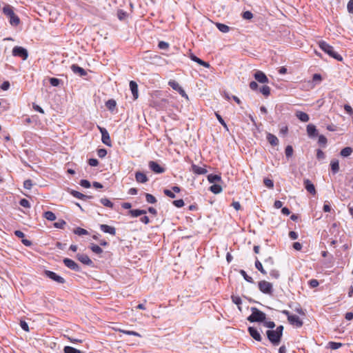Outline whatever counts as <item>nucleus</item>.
Instances as JSON below:
<instances>
[{
	"instance_id": "1",
	"label": "nucleus",
	"mask_w": 353,
	"mask_h": 353,
	"mask_svg": "<svg viewBox=\"0 0 353 353\" xmlns=\"http://www.w3.org/2000/svg\"><path fill=\"white\" fill-rule=\"evenodd\" d=\"M283 331V326L279 325L274 330H269L266 332L267 337L273 345H278L280 343Z\"/></svg>"
},
{
	"instance_id": "2",
	"label": "nucleus",
	"mask_w": 353,
	"mask_h": 353,
	"mask_svg": "<svg viewBox=\"0 0 353 353\" xmlns=\"http://www.w3.org/2000/svg\"><path fill=\"white\" fill-rule=\"evenodd\" d=\"M3 14L9 19V22L12 26H17L20 23L19 17L14 12L13 8L10 5L3 8Z\"/></svg>"
},
{
	"instance_id": "3",
	"label": "nucleus",
	"mask_w": 353,
	"mask_h": 353,
	"mask_svg": "<svg viewBox=\"0 0 353 353\" xmlns=\"http://www.w3.org/2000/svg\"><path fill=\"white\" fill-rule=\"evenodd\" d=\"M319 45L320 48L325 53L329 54L330 57H333L334 59L338 61H342V57L340 54H339L336 52H335L333 47L329 45L327 43H326L324 41H319Z\"/></svg>"
},
{
	"instance_id": "4",
	"label": "nucleus",
	"mask_w": 353,
	"mask_h": 353,
	"mask_svg": "<svg viewBox=\"0 0 353 353\" xmlns=\"http://www.w3.org/2000/svg\"><path fill=\"white\" fill-rule=\"evenodd\" d=\"M251 311L252 314L247 319L250 322H263L265 320V314L256 307H251Z\"/></svg>"
},
{
	"instance_id": "5",
	"label": "nucleus",
	"mask_w": 353,
	"mask_h": 353,
	"mask_svg": "<svg viewBox=\"0 0 353 353\" xmlns=\"http://www.w3.org/2000/svg\"><path fill=\"white\" fill-rule=\"evenodd\" d=\"M259 288L260 291L266 294H272L273 292L272 284L266 281L259 282Z\"/></svg>"
},
{
	"instance_id": "6",
	"label": "nucleus",
	"mask_w": 353,
	"mask_h": 353,
	"mask_svg": "<svg viewBox=\"0 0 353 353\" xmlns=\"http://www.w3.org/2000/svg\"><path fill=\"white\" fill-rule=\"evenodd\" d=\"M12 55L21 57L23 60H26L28 57V50L21 46H15L12 49Z\"/></svg>"
},
{
	"instance_id": "7",
	"label": "nucleus",
	"mask_w": 353,
	"mask_h": 353,
	"mask_svg": "<svg viewBox=\"0 0 353 353\" xmlns=\"http://www.w3.org/2000/svg\"><path fill=\"white\" fill-rule=\"evenodd\" d=\"M98 128H99L100 132L101 133V141H102L103 143H104L105 145H106L108 146H111L112 145L111 140H110V137L109 133L107 131V130L105 128L100 127V126H98Z\"/></svg>"
},
{
	"instance_id": "8",
	"label": "nucleus",
	"mask_w": 353,
	"mask_h": 353,
	"mask_svg": "<svg viewBox=\"0 0 353 353\" xmlns=\"http://www.w3.org/2000/svg\"><path fill=\"white\" fill-rule=\"evenodd\" d=\"M44 273H45V275L47 277H48L50 279L56 281L57 283H64L65 281V279L62 276L57 274L54 272H52V271H50V270H46Z\"/></svg>"
},
{
	"instance_id": "9",
	"label": "nucleus",
	"mask_w": 353,
	"mask_h": 353,
	"mask_svg": "<svg viewBox=\"0 0 353 353\" xmlns=\"http://www.w3.org/2000/svg\"><path fill=\"white\" fill-rule=\"evenodd\" d=\"M64 265L72 270L79 272L81 268L79 265L73 260L65 258L63 259Z\"/></svg>"
},
{
	"instance_id": "10",
	"label": "nucleus",
	"mask_w": 353,
	"mask_h": 353,
	"mask_svg": "<svg viewBox=\"0 0 353 353\" xmlns=\"http://www.w3.org/2000/svg\"><path fill=\"white\" fill-rule=\"evenodd\" d=\"M148 166L155 173L161 174L165 172V169L155 161H150L148 163Z\"/></svg>"
},
{
	"instance_id": "11",
	"label": "nucleus",
	"mask_w": 353,
	"mask_h": 353,
	"mask_svg": "<svg viewBox=\"0 0 353 353\" xmlns=\"http://www.w3.org/2000/svg\"><path fill=\"white\" fill-rule=\"evenodd\" d=\"M254 79L261 83H268V79L264 72L262 71L258 70L254 74Z\"/></svg>"
},
{
	"instance_id": "12",
	"label": "nucleus",
	"mask_w": 353,
	"mask_h": 353,
	"mask_svg": "<svg viewBox=\"0 0 353 353\" xmlns=\"http://www.w3.org/2000/svg\"><path fill=\"white\" fill-rule=\"evenodd\" d=\"M288 321L291 325H293L296 327H301L303 323L298 316L292 314L289 316Z\"/></svg>"
},
{
	"instance_id": "13",
	"label": "nucleus",
	"mask_w": 353,
	"mask_h": 353,
	"mask_svg": "<svg viewBox=\"0 0 353 353\" xmlns=\"http://www.w3.org/2000/svg\"><path fill=\"white\" fill-rule=\"evenodd\" d=\"M77 258L80 262H81L82 263H83L85 265H89V266H92L93 265V262L89 258V256L86 254H78L77 255Z\"/></svg>"
},
{
	"instance_id": "14",
	"label": "nucleus",
	"mask_w": 353,
	"mask_h": 353,
	"mask_svg": "<svg viewBox=\"0 0 353 353\" xmlns=\"http://www.w3.org/2000/svg\"><path fill=\"white\" fill-rule=\"evenodd\" d=\"M70 68H71L72 71L74 74H77L80 77L86 76L88 74L87 72L83 68H81L76 64H72Z\"/></svg>"
},
{
	"instance_id": "15",
	"label": "nucleus",
	"mask_w": 353,
	"mask_h": 353,
	"mask_svg": "<svg viewBox=\"0 0 353 353\" xmlns=\"http://www.w3.org/2000/svg\"><path fill=\"white\" fill-rule=\"evenodd\" d=\"M248 332L250 336L257 341H261L262 340V337L259 333V332L254 327H249Z\"/></svg>"
},
{
	"instance_id": "16",
	"label": "nucleus",
	"mask_w": 353,
	"mask_h": 353,
	"mask_svg": "<svg viewBox=\"0 0 353 353\" xmlns=\"http://www.w3.org/2000/svg\"><path fill=\"white\" fill-rule=\"evenodd\" d=\"M100 229L105 233H108L114 236L116 234V229L114 227L110 226L106 224H101Z\"/></svg>"
},
{
	"instance_id": "17",
	"label": "nucleus",
	"mask_w": 353,
	"mask_h": 353,
	"mask_svg": "<svg viewBox=\"0 0 353 353\" xmlns=\"http://www.w3.org/2000/svg\"><path fill=\"white\" fill-rule=\"evenodd\" d=\"M304 185L307 192L310 194L314 195L316 194V190L314 184L309 180H304Z\"/></svg>"
},
{
	"instance_id": "18",
	"label": "nucleus",
	"mask_w": 353,
	"mask_h": 353,
	"mask_svg": "<svg viewBox=\"0 0 353 353\" xmlns=\"http://www.w3.org/2000/svg\"><path fill=\"white\" fill-rule=\"evenodd\" d=\"M135 179L138 183H145L148 181L145 174L141 172H137L135 173Z\"/></svg>"
},
{
	"instance_id": "19",
	"label": "nucleus",
	"mask_w": 353,
	"mask_h": 353,
	"mask_svg": "<svg viewBox=\"0 0 353 353\" xmlns=\"http://www.w3.org/2000/svg\"><path fill=\"white\" fill-rule=\"evenodd\" d=\"M130 88L133 95L134 99H137L139 97L137 83L134 81H130Z\"/></svg>"
},
{
	"instance_id": "20",
	"label": "nucleus",
	"mask_w": 353,
	"mask_h": 353,
	"mask_svg": "<svg viewBox=\"0 0 353 353\" xmlns=\"http://www.w3.org/2000/svg\"><path fill=\"white\" fill-rule=\"evenodd\" d=\"M192 171L195 174H205L207 173V170L205 168L200 167L199 165H196L195 164L192 165Z\"/></svg>"
},
{
	"instance_id": "21",
	"label": "nucleus",
	"mask_w": 353,
	"mask_h": 353,
	"mask_svg": "<svg viewBox=\"0 0 353 353\" xmlns=\"http://www.w3.org/2000/svg\"><path fill=\"white\" fill-rule=\"evenodd\" d=\"M307 132L309 137H314L318 134L316 126L314 125L313 124L307 125Z\"/></svg>"
},
{
	"instance_id": "22",
	"label": "nucleus",
	"mask_w": 353,
	"mask_h": 353,
	"mask_svg": "<svg viewBox=\"0 0 353 353\" xmlns=\"http://www.w3.org/2000/svg\"><path fill=\"white\" fill-rule=\"evenodd\" d=\"M267 140L273 146L277 145L279 144L278 138L271 133H268L267 134Z\"/></svg>"
},
{
	"instance_id": "23",
	"label": "nucleus",
	"mask_w": 353,
	"mask_h": 353,
	"mask_svg": "<svg viewBox=\"0 0 353 353\" xmlns=\"http://www.w3.org/2000/svg\"><path fill=\"white\" fill-rule=\"evenodd\" d=\"M296 116L300 121L303 122H307L310 119L309 115L301 111L296 112Z\"/></svg>"
},
{
	"instance_id": "24",
	"label": "nucleus",
	"mask_w": 353,
	"mask_h": 353,
	"mask_svg": "<svg viewBox=\"0 0 353 353\" xmlns=\"http://www.w3.org/2000/svg\"><path fill=\"white\" fill-rule=\"evenodd\" d=\"M129 214L132 216H133V217H137V216H139L141 215L145 214H146V211L144 210H139V209L130 210L129 211Z\"/></svg>"
},
{
	"instance_id": "25",
	"label": "nucleus",
	"mask_w": 353,
	"mask_h": 353,
	"mask_svg": "<svg viewBox=\"0 0 353 353\" xmlns=\"http://www.w3.org/2000/svg\"><path fill=\"white\" fill-rule=\"evenodd\" d=\"M208 180L210 183H214L216 182H219L221 181V177L217 174H210L208 176Z\"/></svg>"
},
{
	"instance_id": "26",
	"label": "nucleus",
	"mask_w": 353,
	"mask_h": 353,
	"mask_svg": "<svg viewBox=\"0 0 353 353\" xmlns=\"http://www.w3.org/2000/svg\"><path fill=\"white\" fill-rule=\"evenodd\" d=\"M332 171L334 174H336L339 170V163L338 160H332L330 163Z\"/></svg>"
},
{
	"instance_id": "27",
	"label": "nucleus",
	"mask_w": 353,
	"mask_h": 353,
	"mask_svg": "<svg viewBox=\"0 0 353 353\" xmlns=\"http://www.w3.org/2000/svg\"><path fill=\"white\" fill-rule=\"evenodd\" d=\"M216 28L219 29V31L223 33H226L229 32L230 27L225 24L221 23H216Z\"/></svg>"
},
{
	"instance_id": "28",
	"label": "nucleus",
	"mask_w": 353,
	"mask_h": 353,
	"mask_svg": "<svg viewBox=\"0 0 353 353\" xmlns=\"http://www.w3.org/2000/svg\"><path fill=\"white\" fill-rule=\"evenodd\" d=\"M353 152V150L352 148L350 147H345L343 149L341 150V155L343 157H349L350 155H351V154Z\"/></svg>"
},
{
	"instance_id": "29",
	"label": "nucleus",
	"mask_w": 353,
	"mask_h": 353,
	"mask_svg": "<svg viewBox=\"0 0 353 353\" xmlns=\"http://www.w3.org/2000/svg\"><path fill=\"white\" fill-rule=\"evenodd\" d=\"M64 353H83L79 350H77L71 346H65L63 348Z\"/></svg>"
},
{
	"instance_id": "30",
	"label": "nucleus",
	"mask_w": 353,
	"mask_h": 353,
	"mask_svg": "<svg viewBox=\"0 0 353 353\" xmlns=\"http://www.w3.org/2000/svg\"><path fill=\"white\" fill-rule=\"evenodd\" d=\"M232 302L238 306V308L241 311V305L242 303L241 299L238 296L232 295L231 296Z\"/></svg>"
},
{
	"instance_id": "31",
	"label": "nucleus",
	"mask_w": 353,
	"mask_h": 353,
	"mask_svg": "<svg viewBox=\"0 0 353 353\" xmlns=\"http://www.w3.org/2000/svg\"><path fill=\"white\" fill-rule=\"evenodd\" d=\"M44 218H46L48 221H54L56 219V215L54 212L51 211L45 212L43 214Z\"/></svg>"
},
{
	"instance_id": "32",
	"label": "nucleus",
	"mask_w": 353,
	"mask_h": 353,
	"mask_svg": "<svg viewBox=\"0 0 353 353\" xmlns=\"http://www.w3.org/2000/svg\"><path fill=\"white\" fill-rule=\"evenodd\" d=\"M210 190L214 194H219L221 192L222 188L220 185L218 184H214L212 186H210Z\"/></svg>"
},
{
	"instance_id": "33",
	"label": "nucleus",
	"mask_w": 353,
	"mask_h": 353,
	"mask_svg": "<svg viewBox=\"0 0 353 353\" xmlns=\"http://www.w3.org/2000/svg\"><path fill=\"white\" fill-rule=\"evenodd\" d=\"M100 202L102 205H103L105 207H108V208H113V203L111 202L107 198H102L100 200Z\"/></svg>"
},
{
	"instance_id": "34",
	"label": "nucleus",
	"mask_w": 353,
	"mask_h": 353,
	"mask_svg": "<svg viewBox=\"0 0 353 353\" xmlns=\"http://www.w3.org/2000/svg\"><path fill=\"white\" fill-rule=\"evenodd\" d=\"M71 194L74 196L75 198H77V199H83L85 200V197L87 196V195H85L78 191H76V190H72L71 191Z\"/></svg>"
},
{
	"instance_id": "35",
	"label": "nucleus",
	"mask_w": 353,
	"mask_h": 353,
	"mask_svg": "<svg viewBox=\"0 0 353 353\" xmlns=\"http://www.w3.org/2000/svg\"><path fill=\"white\" fill-rule=\"evenodd\" d=\"M239 273L241 274V275L244 278V279L246 281L251 283H254L253 279L251 276H248L245 270H241Z\"/></svg>"
},
{
	"instance_id": "36",
	"label": "nucleus",
	"mask_w": 353,
	"mask_h": 353,
	"mask_svg": "<svg viewBox=\"0 0 353 353\" xmlns=\"http://www.w3.org/2000/svg\"><path fill=\"white\" fill-rule=\"evenodd\" d=\"M260 92H261L264 96L268 97L270 94V88L268 85H263L260 88Z\"/></svg>"
},
{
	"instance_id": "37",
	"label": "nucleus",
	"mask_w": 353,
	"mask_h": 353,
	"mask_svg": "<svg viewBox=\"0 0 353 353\" xmlns=\"http://www.w3.org/2000/svg\"><path fill=\"white\" fill-rule=\"evenodd\" d=\"M255 267L263 274H267L266 271L263 268V265H262L261 263L258 259H256V261H255Z\"/></svg>"
},
{
	"instance_id": "38",
	"label": "nucleus",
	"mask_w": 353,
	"mask_h": 353,
	"mask_svg": "<svg viewBox=\"0 0 353 353\" xmlns=\"http://www.w3.org/2000/svg\"><path fill=\"white\" fill-rule=\"evenodd\" d=\"M74 233L77 234V235L81 236V235H86V234H88V232L86 230L83 229V228H76L74 230Z\"/></svg>"
},
{
	"instance_id": "39",
	"label": "nucleus",
	"mask_w": 353,
	"mask_h": 353,
	"mask_svg": "<svg viewBox=\"0 0 353 353\" xmlns=\"http://www.w3.org/2000/svg\"><path fill=\"white\" fill-rule=\"evenodd\" d=\"M116 101L114 99H110L105 103L106 107L110 110H112L116 107Z\"/></svg>"
},
{
	"instance_id": "40",
	"label": "nucleus",
	"mask_w": 353,
	"mask_h": 353,
	"mask_svg": "<svg viewBox=\"0 0 353 353\" xmlns=\"http://www.w3.org/2000/svg\"><path fill=\"white\" fill-rule=\"evenodd\" d=\"M145 199L146 201L149 203H155L157 202L156 198L149 193L145 194Z\"/></svg>"
},
{
	"instance_id": "41",
	"label": "nucleus",
	"mask_w": 353,
	"mask_h": 353,
	"mask_svg": "<svg viewBox=\"0 0 353 353\" xmlns=\"http://www.w3.org/2000/svg\"><path fill=\"white\" fill-rule=\"evenodd\" d=\"M119 331L120 332H122V333L128 334V335L141 336V335L138 332H134V331H130V330H121V329H119Z\"/></svg>"
},
{
	"instance_id": "42",
	"label": "nucleus",
	"mask_w": 353,
	"mask_h": 353,
	"mask_svg": "<svg viewBox=\"0 0 353 353\" xmlns=\"http://www.w3.org/2000/svg\"><path fill=\"white\" fill-rule=\"evenodd\" d=\"M168 85H170L172 89H174V90H178L181 89V88H180V86H179V83H178L176 81H170L168 82Z\"/></svg>"
},
{
	"instance_id": "43",
	"label": "nucleus",
	"mask_w": 353,
	"mask_h": 353,
	"mask_svg": "<svg viewBox=\"0 0 353 353\" xmlns=\"http://www.w3.org/2000/svg\"><path fill=\"white\" fill-rule=\"evenodd\" d=\"M285 156L289 158L293 154V148L291 145H288L285 150Z\"/></svg>"
},
{
	"instance_id": "44",
	"label": "nucleus",
	"mask_w": 353,
	"mask_h": 353,
	"mask_svg": "<svg viewBox=\"0 0 353 353\" xmlns=\"http://www.w3.org/2000/svg\"><path fill=\"white\" fill-rule=\"evenodd\" d=\"M341 346H342V343H336V342H330L329 343V347L332 350H337L339 347H341Z\"/></svg>"
},
{
	"instance_id": "45",
	"label": "nucleus",
	"mask_w": 353,
	"mask_h": 353,
	"mask_svg": "<svg viewBox=\"0 0 353 353\" xmlns=\"http://www.w3.org/2000/svg\"><path fill=\"white\" fill-rule=\"evenodd\" d=\"M91 250L93 252L99 254L103 252V250L97 245H92L91 246Z\"/></svg>"
},
{
	"instance_id": "46",
	"label": "nucleus",
	"mask_w": 353,
	"mask_h": 353,
	"mask_svg": "<svg viewBox=\"0 0 353 353\" xmlns=\"http://www.w3.org/2000/svg\"><path fill=\"white\" fill-rule=\"evenodd\" d=\"M263 183H264L266 187H268V188H273V187H274L273 181L270 179H268V178L264 179Z\"/></svg>"
},
{
	"instance_id": "47",
	"label": "nucleus",
	"mask_w": 353,
	"mask_h": 353,
	"mask_svg": "<svg viewBox=\"0 0 353 353\" xmlns=\"http://www.w3.org/2000/svg\"><path fill=\"white\" fill-rule=\"evenodd\" d=\"M33 185L32 181L30 179H27L23 182V188L30 190Z\"/></svg>"
},
{
	"instance_id": "48",
	"label": "nucleus",
	"mask_w": 353,
	"mask_h": 353,
	"mask_svg": "<svg viewBox=\"0 0 353 353\" xmlns=\"http://www.w3.org/2000/svg\"><path fill=\"white\" fill-rule=\"evenodd\" d=\"M117 17H118L119 20H121V21L123 20V19H125L126 18L127 13L125 11H123L122 10H120L117 12Z\"/></svg>"
},
{
	"instance_id": "49",
	"label": "nucleus",
	"mask_w": 353,
	"mask_h": 353,
	"mask_svg": "<svg viewBox=\"0 0 353 353\" xmlns=\"http://www.w3.org/2000/svg\"><path fill=\"white\" fill-rule=\"evenodd\" d=\"M242 17L244 19L250 20L252 19L253 14L250 11H245L243 12Z\"/></svg>"
},
{
	"instance_id": "50",
	"label": "nucleus",
	"mask_w": 353,
	"mask_h": 353,
	"mask_svg": "<svg viewBox=\"0 0 353 353\" xmlns=\"http://www.w3.org/2000/svg\"><path fill=\"white\" fill-rule=\"evenodd\" d=\"M61 80L57 78H50V83L52 86L57 87L60 84Z\"/></svg>"
},
{
	"instance_id": "51",
	"label": "nucleus",
	"mask_w": 353,
	"mask_h": 353,
	"mask_svg": "<svg viewBox=\"0 0 353 353\" xmlns=\"http://www.w3.org/2000/svg\"><path fill=\"white\" fill-rule=\"evenodd\" d=\"M19 204L22 207H24V208H30V204L29 201L27 199H21L20 201H19Z\"/></svg>"
},
{
	"instance_id": "52",
	"label": "nucleus",
	"mask_w": 353,
	"mask_h": 353,
	"mask_svg": "<svg viewBox=\"0 0 353 353\" xmlns=\"http://www.w3.org/2000/svg\"><path fill=\"white\" fill-rule=\"evenodd\" d=\"M65 224L66 223L65 221L59 220L57 222L54 223V226L57 228H63Z\"/></svg>"
},
{
	"instance_id": "53",
	"label": "nucleus",
	"mask_w": 353,
	"mask_h": 353,
	"mask_svg": "<svg viewBox=\"0 0 353 353\" xmlns=\"http://www.w3.org/2000/svg\"><path fill=\"white\" fill-rule=\"evenodd\" d=\"M172 203L176 208H181L184 205V201L183 199L175 200Z\"/></svg>"
},
{
	"instance_id": "54",
	"label": "nucleus",
	"mask_w": 353,
	"mask_h": 353,
	"mask_svg": "<svg viewBox=\"0 0 353 353\" xmlns=\"http://www.w3.org/2000/svg\"><path fill=\"white\" fill-rule=\"evenodd\" d=\"M158 47L162 50H166L169 48V43L165 41H160L158 44Z\"/></svg>"
},
{
	"instance_id": "55",
	"label": "nucleus",
	"mask_w": 353,
	"mask_h": 353,
	"mask_svg": "<svg viewBox=\"0 0 353 353\" xmlns=\"http://www.w3.org/2000/svg\"><path fill=\"white\" fill-rule=\"evenodd\" d=\"M106 154H107V150L105 149L101 148V149H99L97 150V155L100 158L105 157L106 156Z\"/></svg>"
},
{
	"instance_id": "56",
	"label": "nucleus",
	"mask_w": 353,
	"mask_h": 353,
	"mask_svg": "<svg viewBox=\"0 0 353 353\" xmlns=\"http://www.w3.org/2000/svg\"><path fill=\"white\" fill-rule=\"evenodd\" d=\"M80 185L85 188H89L91 186L90 181L85 179L81 180Z\"/></svg>"
},
{
	"instance_id": "57",
	"label": "nucleus",
	"mask_w": 353,
	"mask_h": 353,
	"mask_svg": "<svg viewBox=\"0 0 353 353\" xmlns=\"http://www.w3.org/2000/svg\"><path fill=\"white\" fill-rule=\"evenodd\" d=\"M190 58L192 61L196 62L199 65L202 63V60L193 54H190Z\"/></svg>"
},
{
	"instance_id": "58",
	"label": "nucleus",
	"mask_w": 353,
	"mask_h": 353,
	"mask_svg": "<svg viewBox=\"0 0 353 353\" xmlns=\"http://www.w3.org/2000/svg\"><path fill=\"white\" fill-rule=\"evenodd\" d=\"M263 325L264 326L268 327V328H270V329H273L274 327H275V323L273 321H263Z\"/></svg>"
},
{
	"instance_id": "59",
	"label": "nucleus",
	"mask_w": 353,
	"mask_h": 353,
	"mask_svg": "<svg viewBox=\"0 0 353 353\" xmlns=\"http://www.w3.org/2000/svg\"><path fill=\"white\" fill-rule=\"evenodd\" d=\"M21 327L26 332H29V327L28 323L24 321H21L20 322Z\"/></svg>"
},
{
	"instance_id": "60",
	"label": "nucleus",
	"mask_w": 353,
	"mask_h": 353,
	"mask_svg": "<svg viewBox=\"0 0 353 353\" xmlns=\"http://www.w3.org/2000/svg\"><path fill=\"white\" fill-rule=\"evenodd\" d=\"M88 164L90 165V166H93V167H95V166H97L98 164H99V161L97 159H90L88 160Z\"/></svg>"
},
{
	"instance_id": "61",
	"label": "nucleus",
	"mask_w": 353,
	"mask_h": 353,
	"mask_svg": "<svg viewBox=\"0 0 353 353\" xmlns=\"http://www.w3.org/2000/svg\"><path fill=\"white\" fill-rule=\"evenodd\" d=\"M163 192H164V194L166 196H169L170 198L174 199L176 196L174 193L173 192H172L171 190H170L165 189V190H163Z\"/></svg>"
},
{
	"instance_id": "62",
	"label": "nucleus",
	"mask_w": 353,
	"mask_h": 353,
	"mask_svg": "<svg viewBox=\"0 0 353 353\" xmlns=\"http://www.w3.org/2000/svg\"><path fill=\"white\" fill-rule=\"evenodd\" d=\"M344 109L348 114H350V115L353 114V109L352 108V107L350 105L345 104L344 105Z\"/></svg>"
},
{
	"instance_id": "63",
	"label": "nucleus",
	"mask_w": 353,
	"mask_h": 353,
	"mask_svg": "<svg viewBox=\"0 0 353 353\" xmlns=\"http://www.w3.org/2000/svg\"><path fill=\"white\" fill-rule=\"evenodd\" d=\"M319 143L321 145H325L327 143V139L323 135H319Z\"/></svg>"
},
{
	"instance_id": "64",
	"label": "nucleus",
	"mask_w": 353,
	"mask_h": 353,
	"mask_svg": "<svg viewBox=\"0 0 353 353\" xmlns=\"http://www.w3.org/2000/svg\"><path fill=\"white\" fill-rule=\"evenodd\" d=\"M347 8L350 13H353V0L349 1Z\"/></svg>"
}]
</instances>
